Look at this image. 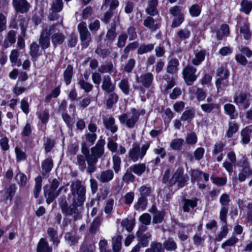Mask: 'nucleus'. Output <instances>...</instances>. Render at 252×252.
<instances>
[{
	"label": "nucleus",
	"mask_w": 252,
	"mask_h": 252,
	"mask_svg": "<svg viewBox=\"0 0 252 252\" xmlns=\"http://www.w3.org/2000/svg\"><path fill=\"white\" fill-rule=\"evenodd\" d=\"M105 143L104 139H100L95 145L91 148L90 151L86 143L84 142L82 144V155H77L75 162L81 172H84L86 170L87 172L91 175L95 171L98 159L104 154Z\"/></svg>",
	"instance_id": "obj_1"
},
{
	"label": "nucleus",
	"mask_w": 252,
	"mask_h": 252,
	"mask_svg": "<svg viewBox=\"0 0 252 252\" xmlns=\"http://www.w3.org/2000/svg\"><path fill=\"white\" fill-rule=\"evenodd\" d=\"M145 114V109L137 110L133 108L129 112L120 115L118 119L121 124L125 125L129 128H133L138 122L139 116Z\"/></svg>",
	"instance_id": "obj_2"
},
{
	"label": "nucleus",
	"mask_w": 252,
	"mask_h": 252,
	"mask_svg": "<svg viewBox=\"0 0 252 252\" xmlns=\"http://www.w3.org/2000/svg\"><path fill=\"white\" fill-rule=\"evenodd\" d=\"M70 189L72 201L75 203L84 204L86 200V189L82 182L78 180L72 181Z\"/></svg>",
	"instance_id": "obj_3"
},
{
	"label": "nucleus",
	"mask_w": 252,
	"mask_h": 252,
	"mask_svg": "<svg viewBox=\"0 0 252 252\" xmlns=\"http://www.w3.org/2000/svg\"><path fill=\"white\" fill-rule=\"evenodd\" d=\"M150 145V142H146L141 147L137 143H134L132 148L128 151L129 158L133 162H136L139 159H142L146 155Z\"/></svg>",
	"instance_id": "obj_4"
},
{
	"label": "nucleus",
	"mask_w": 252,
	"mask_h": 252,
	"mask_svg": "<svg viewBox=\"0 0 252 252\" xmlns=\"http://www.w3.org/2000/svg\"><path fill=\"white\" fill-rule=\"evenodd\" d=\"M61 181L60 178H55L53 180L50 186L46 185L43 187L44 196L47 204L51 203L59 195L57 189L60 185Z\"/></svg>",
	"instance_id": "obj_5"
},
{
	"label": "nucleus",
	"mask_w": 252,
	"mask_h": 252,
	"mask_svg": "<svg viewBox=\"0 0 252 252\" xmlns=\"http://www.w3.org/2000/svg\"><path fill=\"white\" fill-rule=\"evenodd\" d=\"M57 25V24H56L49 27H43L38 39V43L42 49H47L50 46V36L55 32V28Z\"/></svg>",
	"instance_id": "obj_6"
},
{
	"label": "nucleus",
	"mask_w": 252,
	"mask_h": 252,
	"mask_svg": "<svg viewBox=\"0 0 252 252\" xmlns=\"http://www.w3.org/2000/svg\"><path fill=\"white\" fill-rule=\"evenodd\" d=\"M237 165L241 168L238 174V180L240 182H244L252 175V169L247 158L240 160Z\"/></svg>",
	"instance_id": "obj_7"
},
{
	"label": "nucleus",
	"mask_w": 252,
	"mask_h": 252,
	"mask_svg": "<svg viewBox=\"0 0 252 252\" xmlns=\"http://www.w3.org/2000/svg\"><path fill=\"white\" fill-rule=\"evenodd\" d=\"M189 180L187 174H184V169L182 167H179L173 175L169 181V184L172 186L176 183L178 184L179 188L183 187Z\"/></svg>",
	"instance_id": "obj_8"
},
{
	"label": "nucleus",
	"mask_w": 252,
	"mask_h": 252,
	"mask_svg": "<svg viewBox=\"0 0 252 252\" xmlns=\"http://www.w3.org/2000/svg\"><path fill=\"white\" fill-rule=\"evenodd\" d=\"M196 71V68L190 64L187 65L182 70L184 81L188 86L192 85L197 79L198 74Z\"/></svg>",
	"instance_id": "obj_9"
},
{
	"label": "nucleus",
	"mask_w": 252,
	"mask_h": 252,
	"mask_svg": "<svg viewBox=\"0 0 252 252\" xmlns=\"http://www.w3.org/2000/svg\"><path fill=\"white\" fill-rule=\"evenodd\" d=\"M77 29L80 34V38L83 48H87L91 41V35L87 27L85 22H81L78 24Z\"/></svg>",
	"instance_id": "obj_10"
},
{
	"label": "nucleus",
	"mask_w": 252,
	"mask_h": 252,
	"mask_svg": "<svg viewBox=\"0 0 252 252\" xmlns=\"http://www.w3.org/2000/svg\"><path fill=\"white\" fill-rule=\"evenodd\" d=\"M83 205V203H75L74 201H72V203L68 206L62 213L65 216H72L75 220L80 219L81 215L78 207H81Z\"/></svg>",
	"instance_id": "obj_11"
},
{
	"label": "nucleus",
	"mask_w": 252,
	"mask_h": 252,
	"mask_svg": "<svg viewBox=\"0 0 252 252\" xmlns=\"http://www.w3.org/2000/svg\"><path fill=\"white\" fill-rule=\"evenodd\" d=\"M249 97V94L241 92L234 95V102L237 105H240L242 109H246L250 105Z\"/></svg>",
	"instance_id": "obj_12"
},
{
	"label": "nucleus",
	"mask_w": 252,
	"mask_h": 252,
	"mask_svg": "<svg viewBox=\"0 0 252 252\" xmlns=\"http://www.w3.org/2000/svg\"><path fill=\"white\" fill-rule=\"evenodd\" d=\"M12 5L17 12L27 13L30 8V4L27 0H12Z\"/></svg>",
	"instance_id": "obj_13"
},
{
	"label": "nucleus",
	"mask_w": 252,
	"mask_h": 252,
	"mask_svg": "<svg viewBox=\"0 0 252 252\" xmlns=\"http://www.w3.org/2000/svg\"><path fill=\"white\" fill-rule=\"evenodd\" d=\"M101 89L104 94H110L114 92L116 89L115 83H112L111 78L109 75L103 76L102 81Z\"/></svg>",
	"instance_id": "obj_14"
},
{
	"label": "nucleus",
	"mask_w": 252,
	"mask_h": 252,
	"mask_svg": "<svg viewBox=\"0 0 252 252\" xmlns=\"http://www.w3.org/2000/svg\"><path fill=\"white\" fill-rule=\"evenodd\" d=\"M190 179L192 183L195 182H199L201 181L202 176L204 181L207 182L209 181V175L207 173H203L198 169H192L190 171Z\"/></svg>",
	"instance_id": "obj_15"
},
{
	"label": "nucleus",
	"mask_w": 252,
	"mask_h": 252,
	"mask_svg": "<svg viewBox=\"0 0 252 252\" xmlns=\"http://www.w3.org/2000/svg\"><path fill=\"white\" fill-rule=\"evenodd\" d=\"M120 24L119 16H115L114 17L113 23L111 24V27L109 29L106 35L107 40L112 42L117 36L116 32V27Z\"/></svg>",
	"instance_id": "obj_16"
},
{
	"label": "nucleus",
	"mask_w": 252,
	"mask_h": 252,
	"mask_svg": "<svg viewBox=\"0 0 252 252\" xmlns=\"http://www.w3.org/2000/svg\"><path fill=\"white\" fill-rule=\"evenodd\" d=\"M103 123L105 127L112 133H115L118 130V127L115 124V120L112 116L103 117Z\"/></svg>",
	"instance_id": "obj_17"
},
{
	"label": "nucleus",
	"mask_w": 252,
	"mask_h": 252,
	"mask_svg": "<svg viewBox=\"0 0 252 252\" xmlns=\"http://www.w3.org/2000/svg\"><path fill=\"white\" fill-rule=\"evenodd\" d=\"M153 75L151 72H148L142 74L139 77H137V81L141 83L146 88H149L153 80Z\"/></svg>",
	"instance_id": "obj_18"
},
{
	"label": "nucleus",
	"mask_w": 252,
	"mask_h": 252,
	"mask_svg": "<svg viewBox=\"0 0 252 252\" xmlns=\"http://www.w3.org/2000/svg\"><path fill=\"white\" fill-rule=\"evenodd\" d=\"M198 199L193 198V199H184L183 201V209L185 212H189L190 208L193 209L197 205Z\"/></svg>",
	"instance_id": "obj_19"
},
{
	"label": "nucleus",
	"mask_w": 252,
	"mask_h": 252,
	"mask_svg": "<svg viewBox=\"0 0 252 252\" xmlns=\"http://www.w3.org/2000/svg\"><path fill=\"white\" fill-rule=\"evenodd\" d=\"M19 56L20 53L17 49H13L11 51L9 60L12 66L15 65L20 66L22 65L21 61L19 58Z\"/></svg>",
	"instance_id": "obj_20"
},
{
	"label": "nucleus",
	"mask_w": 252,
	"mask_h": 252,
	"mask_svg": "<svg viewBox=\"0 0 252 252\" xmlns=\"http://www.w3.org/2000/svg\"><path fill=\"white\" fill-rule=\"evenodd\" d=\"M163 79L166 82L163 91L164 94H167L168 91L175 85V79L168 74H165L163 76Z\"/></svg>",
	"instance_id": "obj_21"
},
{
	"label": "nucleus",
	"mask_w": 252,
	"mask_h": 252,
	"mask_svg": "<svg viewBox=\"0 0 252 252\" xmlns=\"http://www.w3.org/2000/svg\"><path fill=\"white\" fill-rule=\"evenodd\" d=\"M52 248L50 247L45 239H40L37 246V252H52Z\"/></svg>",
	"instance_id": "obj_22"
},
{
	"label": "nucleus",
	"mask_w": 252,
	"mask_h": 252,
	"mask_svg": "<svg viewBox=\"0 0 252 252\" xmlns=\"http://www.w3.org/2000/svg\"><path fill=\"white\" fill-rule=\"evenodd\" d=\"M252 132V125L243 128L241 132L242 141L243 144H247L250 141V134Z\"/></svg>",
	"instance_id": "obj_23"
},
{
	"label": "nucleus",
	"mask_w": 252,
	"mask_h": 252,
	"mask_svg": "<svg viewBox=\"0 0 252 252\" xmlns=\"http://www.w3.org/2000/svg\"><path fill=\"white\" fill-rule=\"evenodd\" d=\"M65 39V35L63 32L54 33L51 36L52 42L55 47L62 44Z\"/></svg>",
	"instance_id": "obj_24"
},
{
	"label": "nucleus",
	"mask_w": 252,
	"mask_h": 252,
	"mask_svg": "<svg viewBox=\"0 0 252 252\" xmlns=\"http://www.w3.org/2000/svg\"><path fill=\"white\" fill-rule=\"evenodd\" d=\"M113 177L114 173L113 171L110 169H108L101 172L98 179L100 182L105 183H108L112 180Z\"/></svg>",
	"instance_id": "obj_25"
},
{
	"label": "nucleus",
	"mask_w": 252,
	"mask_h": 252,
	"mask_svg": "<svg viewBox=\"0 0 252 252\" xmlns=\"http://www.w3.org/2000/svg\"><path fill=\"white\" fill-rule=\"evenodd\" d=\"M179 65V63L177 59L173 58L171 59L168 63L166 72L172 74L176 73L178 69Z\"/></svg>",
	"instance_id": "obj_26"
},
{
	"label": "nucleus",
	"mask_w": 252,
	"mask_h": 252,
	"mask_svg": "<svg viewBox=\"0 0 252 252\" xmlns=\"http://www.w3.org/2000/svg\"><path fill=\"white\" fill-rule=\"evenodd\" d=\"M150 212L154 215L153 217V223H159L162 221L164 215L163 212L157 211L155 206H152Z\"/></svg>",
	"instance_id": "obj_27"
},
{
	"label": "nucleus",
	"mask_w": 252,
	"mask_h": 252,
	"mask_svg": "<svg viewBox=\"0 0 252 252\" xmlns=\"http://www.w3.org/2000/svg\"><path fill=\"white\" fill-rule=\"evenodd\" d=\"M224 109L231 119H235L237 118L238 114L236 112V108L234 105L227 103L224 105Z\"/></svg>",
	"instance_id": "obj_28"
},
{
	"label": "nucleus",
	"mask_w": 252,
	"mask_h": 252,
	"mask_svg": "<svg viewBox=\"0 0 252 252\" xmlns=\"http://www.w3.org/2000/svg\"><path fill=\"white\" fill-rule=\"evenodd\" d=\"M145 252H164V249L161 243L153 241L151 243L150 248L147 249Z\"/></svg>",
	"instance_id": "obj_29"
},
{
	"label": "nucleus",
	"mask_w": 252,
	"mask_h": 252,
	"mask_svg": "<svg viewBox=\"0 0 252 252\" xmlns=\"http://www.w3.org/2000/svg\"><path fill=\"white\" fill-rule=\"evenodd\" d=\"M229 29L227 24H224L220 26V29L217 32V39L221 40L223 36H227L229 34Z\"/></svg>",
	"instance_id": "obj_30"
},
{
	"label": "nucleus",
	"mask_w": 252,
	"mask_h": 252,
	"mask_svg": "<svg viewBox=\"0 0 252 252\" xmlns=\"http://www.w3.org/2000/svg\"><path fill=\"white\" fill-rule=\"evenodd\" d=\"M239 126L235 121H231L228 123V128L226 132V136L228 138H231L233 134L237 132Z\"/></svg>",
	"instance_id": "obj_31"
},
{
	"label": "nucleus",
	"mask_w": 252,
	"mask_h": 252,
	"mask_svg": "<svg viewBox=\"0 0 252 252\" xmlns=\"http://www.w3.org/2000/svg\"><path fill=\"white\" fill-rule=\"evenodd\" d=\"M102 220L101 216H97L94 220L90 227L89 231L91 233L94 234L98 230Z\"/></svg>",
	"instance_id": "obj_32"
},
{
	"label": "nucleus",
	"mask_w": 252,
	"mask_h": 252,
	"mask_svg": "<svg viewBox=\"0 0 252 252\" xmlns=\"http://www.w3.org/2000/svg\"><path fill=\"white\" fill-rule=\"evenodd\" d=\"M129 169L137 176H141L146 170V165L145 163L135 164L131 166Z\"/></svg>",
	"instance_id": "obj_33"
},
{
	"label": "nucleus",
	"mask_w": 252,
	"mask_h": 252,
	"mask_svg": "<svg viewBox=\"0 0 252 252\" xmlns=\"http://www.w3.org/2000/svg\"><path fill=\"white\" fill-rule=\"evenodd\" d=\"M206 56L205 50H201L195 54V57L191 60V63L194 65H199L204 60Z\"/></svg>",
	"instance_id": "obj_34"
},
{
	"label": "nucleus",
	"mask_w": 252,
	"mask_h": 252,
	"mask_svg": "<svg viewBox=\"0 0 252 252\" xmlns=\"http://www.w3.org/2000/svg\"><path fill=\"white\" fill-rule=\"evenodd\" d=\"M53 162L51 158L45 159L41 164L42 173L43 175L49 172L53 168Z\"/></svg>",
	"instance_id": "obj_35"
},
{
	"label": "nucleus",
	"mask_w": 252,
	"mask_h": 252,
	"mask_svg": "<svg viewBox=\"0 0 252 252\" xmlns=\"http://www.w3.org/2000/svg\"><path fill=\"white\" fill-rule=\"evenodd\" d=\"M107 94L108 95L106 99V105L107 108H111L114 104H116L118 102L119 96L114 92Z\"/></svg>",
	"instance_id": "obj_36"
},
{
	"label": "nucleus",
	"mask_w": 252,
	"mask_h": 252,
	"mask_svg": "<svg viewBox=\"0 0 252 252\" xmlns=\"http://www.w3.org/2000/svg\"><path fill=\"white\" fill-rule=\"evenodd\" d=\"M16 32L13 30H10L7 33L6 39L4 41V46L5 48L9 46V43L12 45L16 42Z\"/></svg>",
	"instance_id": "obj_37"
},
{
	"label": "nucleus",
	"mask_w": 252,
	"mask_h": 252,
	"mask_svg": "<svg viewBox=\"0 0 252 252\" xmlns=\"http://www.w3.org/2000/svg\"><path fill=\"white\" fill-rule=\"evenodd\" d=\"M143 25L152 31H155L159 28L158 25L155 23L154 19L151 16H148L144 20Z\"/></svg>",
	"instance_id": "obj_38"
},
{
	"label": "nucleus",
	"mask_w": 252,
	"mask_h": 252,
	"mask_svg": "<svg viewBox=\"0 0 252 252\" xmlns=\"http://www.w3.org/2000/svg\"><path fill=\"white\" fill-rule=\"evenodd\" d=\"M47 234L53 245L57 246L60 243L57 236V231L52 227H49L47 229Z\"/></svg>",
	"instance_id": "obj_39"
},
{
	"label": "nucleus",
	"mask_w": 252,
	"mask_h": 252,
	"mask_svg": "<svg viewBox=\"0 0 252 252\" xmlns=\"http://www.w3.org/2000/svg\"><path fill=\"white\" fill-rule=\"evenodd\" d=\"M122 237L117 235L112 238V248L113 252H119L121 249Z\"/></svg>",
	"instance_id": "obj_40"
},
{
	"label": "nucleus",
	"mask_w": 252,
	"mask_h": 252,
	"mask_svg": "<svg viewBox=\"0 0 252 252\" xmlns=\"http://www.w3.org/2000/svg\"><path fill=\"white\" fill-rule=\"evenodd\" d=\"M158 4V0H151L148 4V7L146 9L147 13L150 15H155L157 14V5Z\"/></svg>",
	"instance_id": "obj_41"
},
{
	"label": "nucleus",
	"mask_w": 252,
	"mask_h": 252,
	"mask_svg": "<svg viewBox=\"0 0 252 252\" xmlns=\"http://www.w3.org/2000/svg\"><path fill=\"white\" fill-rule=\"evenodd\" d=\"M249 27V24L246 22L240 27V33L243 34L244 39L246 40L250 39L252 35Z\"/></svg>",
	"instance_id": "obj_42"
},
{
	"label": "nucleus",
	"mask_w": 252,
	"mask_h": 252,
	"mask_svg": "<svg viewBox=\"0 0 252 252\" xmlns=\"http://www.w3.org/2000/svg\"><path fill=\"white\" fill-rule=\"evenodd\" d=\"M73 76V67L68 65L63 72V77L65 83L68 85L70 82Z\"/></svg>",
	"instance_id": "obj_43"
},
{
	"label": "nucleus",
	"mask_w": 252,
	"mask_h": 252,
	"mask_svg": "<svg viewBox=\"0 0 252 252\" xmlns=\"http://www.w3.org/2000/svg\"><path fill=\"white\" fill-rule=\"evenodd\" d=\"M228 78H217L215 82L218 92L223 91L226 89L228 86Z\"/></svg>",
	"instance_id": "obj_44"
},
{
	"label": "nucleus",
	"mask_w": 252,
	"mask_h": 252,
	"mask_svg": "<svg viewBox=\"0 0 252 252\" xmlns=\"http://www.w3.org/2000/svg\"><path fill=\"white\" fill-rule=\"evenodd\" d=\"M155 47V44L150 43L149 44H141L138 48L137 53L139 55H142L148 52H151L153 50Z\"/></svg>",
	"instance_id": "obj_45"
},
{
	"label": "nucleus",
	"mask_w": 252,
	"mask_h": 252,
	"mask_svg": "<svg viewBox=\"0 0 252 252\" xmlns=\"http://www.w3.org/2000/svg\"><path fill=\"white\" fill-rule=\"evenodd\" d=\"M42 178L40 176H37L35 179V185L33 189V193L35 198H37L38 197L39 192L41 190L42 186Z\"/></svg>",
	"instance_id": "obj_46"
},
{
	"label": "nucleus",
	"mask_w": 252,
	"mask_h": 252,
	"mask_svg": "<svg viewBox=\"0 0 252 252\" xmlns=\"http://www.w3.org/2000/svg\"><path fill=\"white\" fill-rule=\"evenodd\" d=\"M118 86L125 94H128L130 91V86L128 81V79L125 78L120 81L118 84Z\"/></svg>",
	"instance_id": "obj_47"
},
{
	"label": "nucleus",
	"mask_w": 252,
	"mask_h": 252,
	"mask_svg": "<svg viewBox=\"0 0 252 252\" xmlns=\"http://www.w3.org/2000/svg\"><path fill=\"white\" fill-rule=\"evenodd\" d=\"M177 36L181 40H184L189 38L191 35L190 31L187 28L179 30L177 33Z\"/></svg>",
	"instance_id": "obj_48"
},
{
	"label": "nucleus",
	"mask_w": 252,
	"mask_h": 252,
	"mask_svg": "<svg viewBox=\"0 0 252 252\" xmlns=\"http://www.w3.org/2000/svg\"><path fill=\"white\" fill-rule=\"evenodd\" d=\"M201 109L205 113H210L214 109H218L220 105L217 103H204L201 104Z\"/></svg>",
	"instance_id": "obj_49"
},
{
	"label": "nucleus",
	"mask_w": 252,
	"mask_h": 252,
	"mask_svg": "<svg viewBox=\"0 0 252 252\" xmlns=\"http://www.w3.org/2000/svg\"><path fill=\"white\" fill-rule=\"evenodd\" d=\"M240 10L246 14H249L252 9V3L248 0H242Z\"/></svg>",
	"instance_id": "obj_50"
},
{
	"label": "nucleus",
	"mask_w": 252,
	"mask_h": 252,
	"mask_svg": "<svg viewBox=\"0 0 252 252\" xmlns=\"http://www.w3.org/2000/svg\"><path fill=\"white\" fill-rule=\"evenodd\" d=\"M39 46L35 42H33L30 45V55L32 59H36L39 56Z\"/></svg>",
	"instance_id": "obj_51"
},
{
	"label": "nucleus",
	"mask_w": 252,
	"mask_h": 252,
	"mask_svg": "<svg viewBox=\"0 0 252 252\" xmlns=\"http://www.w3.org/2000/svg\"><path fill=\"white\" fill-rule=\"evenodd\" d=\"M164 249L169 251H175L177 248V244L172 238H168L163 244Z\"/></svg>",
	"instance_id": "obj_52"
},
{
	"label": "nucleus",
	"mask_w": 252,
	"mask_h": 252,
	"mask_svg": "<svg viewBox=\"0 0 252 252\" xmlns=\"http://www.w3.org/2000/svg\"><path fill=\"white\" fill-rule=\"evenodd\" d=\"M113 169L115 172L117 174L120 170L121 159L117 155H114L112 157Z\"/></svg>",
	"instance_id": "obj_53"
},
{
	"label": "nucleus",
	"mask_w": 252,
	"mask_h": 252,
	"mask_svg": "<svg viewBox=\"0 0 252 252\" xmlns=\"http://www.w3.org/2000/svg\"><path fill=\"white\" fill-rule=\"evenodd\" d=\"M228 233V228L227 223H224V225L220 228V231L216 236L215 240L217 241H220L223 238L226 237Z\"/></svg>",
	"instance_id": "obj_54"
},
{
	"label": "nucleus",
	"mask_w": 252,
	"mask_h": 252,
	"mask_svg": "<svg viewBox=\"0 0 252 252\" xmlns=\"http://www.w3.org/2000/svg\"><path fill=\"white\" fill-rule=\"evenodd\" d=\"M81 89L83 90L86 93H89L92 91L93 86L92 84L85 81L83 79H79L78 82Z\"/></svg>",
	"instance_id": "obj_55"
},
{
	"label": "nucleus",
	"mask_w": 252,
	"mask_h": 252,
	"mask_svg": "<svg viewBox=\"0 0 252 252\" xmlns=\"http://www.w3.org/2000/svg\"><path fill=\"white\" fill-rule=\"evenodd\" d=\"M194 117V112L192 110H187L183 112L181 117V120L188 121L189 123Z\"/></svg>",
	"instance_id": "obj_56"
},
{
	"label": "nucleus",
	"mask_w": 252,
	"mask_h": 252,
	"mask_svg": "<svg viewBox=\"0 0 252 252\" xmlns=\"http://www.w3.org/2000/svg\"><path fill=\"white\" fill-rule=\"evenodd\" d=\"M63 7V0H54L51 4V9L54 13L60 12Z\"/></svg>",
	"instance_id": "obj_57"
},
{
	"label": "nucleus",
	"mask_w": 252,
	"mask_h": 252,
	"mask_svg": "<svg viewBox=\"0 0 252 252\" xmlns=\"http://www.w3.org/2000/svg\"><path fill=\"white\" fill-rule=\"evenodd\" d=\"M185 141L182 138H177L172 141L170 143V147L175 150H180L182 149Z\"/></svg>",
	"instance_id": "obj_58"
},
{
	"label": "nucleus",
	"mask_w": 252,
	"mask_h": 252,
	"mask_svg": "<svg viewBox=\"0 0 252 252\" xmlns=\"http://www.w3.org/2000/svg\"><path fill=\"white\" fill-rule=\"evenodd\" d=\"M217 75L218 78H228L229 77V72L225 66H222L217 70Z\"/></svg>",
	"instance_id": "obj_59"
},
{
	"label": "nucleus",
	"mask_w": 252,
	"mask_h": 252,
	"mask_svg": "<svg viewBox=\"0 0 252 252\" xmlns=\"http://www.w3.org/2000/svg\"><path fill=\"white\" fill-rule=\"evenodd\" d=\"M97 138V135L95 133L87 132L84 136L83 139H85L86 142L90 143V145L94 144Z\"/></svg>",
	"instance_id": "obj_60"
},
{
	"label": "nucleus",
	"mask_w": 252,
	"mask_h": 252,
	"mask_svg": "<svg viewBox=\"0 0 252 252\" xmlns=\"http://www.w3.org/2000/svg\"><path fill=\"white\" fill-rule=\"evenodd\" d=\"M151 234L149 232H147L143 235H142L139 240V246H141L143 247H146L148 245L149 240L148 239H150L151 237Z\"/></svg>",
	"instance_id": "obj_61"
},
{
	"label": "nucleus",
	"mask_w": 252,
	"mask_h": 252,
	"mask_svg": "<svg viewBox=\"0 0 252 252\" xmlns=\"http://www.w3.org/2000/svg\"><path fill=\"white\" fill-rule=\"evenodd\" d=\"M135 176L131 173V171L127 170L122 177V180L126 184L134 182Z\"/></svg>",
	"instance_id": "obj_62"
},
{
	"label": "nucleus",
	"mask_w": 252,
	"mask_h": 252,
	"mask_svg": "<svg viewBox=\"0 0 252 252\" xmlns=\"http://www.w3.org/2000/svg\"><path fill=\"white\" fill-rule=\"evenodd\" d=\"M197 140L196 134L194 132L188 133L186 138V142L189 145H194Z\"/></svg>",
	"instance_id": "obj_63"
},
{
	"label": "nucleus",
	"mask_w": 252,
	"mask_h": 252,
	"mask_svg": "<svg viewBox=\"0 0 252 252\" xmlns=\"http://www.w3.org/2000/svg\"><path fill=\"white\" fill-rule=\"evenodd\" d=\"M113 64L109 62L104 65H102L98 68V71L100 73L111 72L113 69Z\"/></svg>",
	"instance_id": "obj_64"
}]
</instances>
